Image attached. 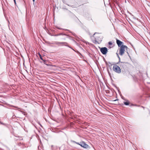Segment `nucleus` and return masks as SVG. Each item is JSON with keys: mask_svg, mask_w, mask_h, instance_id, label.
<instances>
[{"mask_svg": "<svg viewBox=\"0 0 150 150\" xmlns=\"http://www.w3.org/2000/svg\"><path fill=\"white\" fill-rule=\"evenodd\" d=\"M127 47L123 45L121 46L120 50V54L121 55H122L127 50Z\"/></svg>", "mask_w": 150, "mask_h": 150, "instance_id": "nucleus-1", "label": "nucleus"}, {"mask_svg": "<svg viewBox=\"0 0 150 150\" xmlns=\"http://www.w3.org/2000/svg\"><path fill=\"white\" fill-rule=\"evenodd\" d=\"M112 69L114 71L117 73H120L121 72L120 67L117 65H115L113 66Z\"/></svg>", "mask_w": 150, "mask_h": 150, "instance_id": "nucleus-2", "label": "nucleus"}, {"mask_svg": "<svg viewBox=\"0 0 150 150\" xmlns=\"http://www.w3.org/2000/svg\"><path fill=\"white\" fill-rule=\"evenodd\" d=\"M77 144L84 148H87L88 147V146L84 142H81L80 143H78Z\"/></svg>", "mask_w": 150, "mask_h": 150, "instance_id": "nucleus-3", "label": "nucleus"}, {"mask_svg": "<svg viewBox=\"0 0 150 150\" xmlns=\"http://www.w3.org/2000/svg\"><path fill=\"white\" fill-rule=\"evenodd\" d=\"M100 51L103 54H106L107 52V49L105 47H103L101 48Z\"/></svg>", "mask_w": 150, "mask_h": 150, "instance_id": "nucleus-4", "label": "nucleus"}, {"mask_svg": "<svg viewBox=\"0 0 150 150\" xmlns=\"http://www.w3.org/2000/svg\"><path fill=\"white\" fill-rule=\"evenodd\" d=\"M117 43L119 47H120L121 45H122V44L123 43L122 42L120 41L119 40H117Z\"/></svg>", "mask_w": 150, "mask_h": 150, "instance_id": "nucleus-5", "label": "nucleus"}, {"mask_svg": "<svg viewBox=\"0 0 150 150\" xmlns=\"http://www.w3.org/2000/svg\"><path fill=\"white\" fill-rule=\"evenodd\" d=\"M124 103L125 105H128L129 104V103L127 102H124Z\"/></svg>", "mask_w": 150, "mask_h": 150, "instance_id": "nucleus-6", "label": "nucleus"}, {"mask_svg": "<svg viewBox=\"0 0 150 150\" xmlns=\"http://www.w3.org/2000/svg\"><path fill=\"white\" fill-rule=\"evenodd\" d=\"M109 44L110 45H111L112 43L111 42H109Z\"/></svg>", "mask_w": 150, "mask_h": 150, "instance_id": "nucleus-7", "label": "nucleus"}, {"mask_svg": "<svg viewBox=\"0 0 150 150\" xmlns=\"http://www.w3.org/2000/svg\"><path fill=\"white\" fill-rule=\"evenodd\" d=\"M14 2H15V4H16V1H15V0H14Z\"/></svg>", "mask_w": 150, "mask_h": 150, "instance_id": "nucleus-8", "label": "nucleus"}, {"mask_svg": "<svg viewBox=\"0 0 150 150\" xmlns=\"http://www.w3.org/2000/svg\"><path fill=\"white\" fill-rule=\"evenodd\" d=\"M117 56H118V58H120V57H119V56H118V54L117 53Z\"/></svg>", "mask_w": 150, "mask_h": 150, "instance_id": "nucleus-9", "label": "nucleus"}, {"mask_svg": "<svg viewBox=\"0 0 150 150\" xmlns=\"http://www.w3.org/2000/svg\"><path fill=\"white\" fill-rule=\"evenodd\" d=\"M40 58H41V59L42 60H43V59L42 58V57H40Z\"/></svg>", "mask_w": 150, "mask_h": 150, "instance_id": "nucleus-10", "label": "nucleus"}, {"mask_svg": "<svg viewBox=\"0 0 150 150\" xmlns=\"http://www.w3.org/2000/svg\"><path fill=\"white\" fill-rule=\"evenodd\" d=\"M33 1L34 2L35 1V0H33Z\"/></svg>", "mask_w": 150, "mask_h": 150, "instance_id": "nucleus-11", "label": "nucleus"}, {"mask_svg": "<svg viewBox=\"0 0 150 150\" xmlns=\"http://www.w3.org/2000/svg\"><path fill=\"white\" fill-rule=\"evenodd\" d=\"M96 33H95V34H94V35H96Z\"/></svg>", "mask_w": 150, "mask_h": 150, "instance_id": "nucleus-12", "label": "nucleus"}]
</instances>
